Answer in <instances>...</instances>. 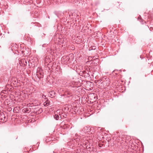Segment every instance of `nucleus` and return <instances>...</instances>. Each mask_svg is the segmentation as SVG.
Returning <instances> with one entry per match:
<instances>
[{"mask_svg":"<svg viewBox=\"0 0 153 153\" xmlns=\"http://www.w3.org/2000/svg\"><path fill=\"white\" fill-rule=\"evenodd\" d=\"M90 129L87 127H85L82 130V131L85 133H88L90 130Z\"/></svg>","mask_w":153,"mask_h":153,"instance_id":"39448f33","label":"nucleus"},{"mask_svg":"<svg viewBox=\"0 0 153 153\" xmlns=\"http://www.w3.org/2000/svg\"><path fill=\"white\" fill-rule=\"evenodd\" d=\"M37 73V74L38 75L39 74V72L37 71L36 73Z\"/></svg>","mask_w":153,"mask_h":153,"instance_id":"4468645a","label":"nucleus"},{"mask_svg":"<svg viewBox=\"0 0 153 153\" xmlns=\"http://www.w3.org/2000/svg\"><path fill=\"white\" fill-rule=\"evenodd\" d=\"M51 94V96H52V94Z\"/></svg>","mask_w":153,"mask_h":153,"instance_id":"f3484780","label":"nucleus"},{"mask_svg":"<svg viewBox=\"0 0 153 153\" xmlns=\"http://www.w3.org/2000/svg\"><path fill=\"white\" fill-rule=\"evenodd\" d=\"M59 115H60V114H59V115L55 114L54 116V118L55 119H56V120H59Z\"/></svg>","mask_w":153,"mask_h":153,"instance_id":"6e6552de","label":"nucleus"},{"mask_svg":"<svg viewBox=\"0 0 153 153\" xmlns=\"http://www.w3.org/2000/svg\"><path fill=\"white\" fill-rule=\"evenodd\" d=\"M20 62L22 64V66H24L25 65H26L27 64V62L26 60L25 59L21 60Z\"/></svg>","mask_w":153,"mask_h":153,"instance_id":"423d86ee","label":"nucleus"},{"mask_svg":"<svg viewBox=\"0 0 153 153\" xmlns=\"http://www.w3.org/2000/svg\"><path fill=\"white\" fill-rule=\"evenodd\" d=\"M59 110H57V111H56V112H57V113H58L59 111Z\"/></svg>","mask_w":153,"mask_h":153,"instance_id":"2eb2a0df","label":"nucleus"},{"mask_svg":"<svg viewBox=\"0 0 153 153\" xmlns=\"http://www.w3.org/2000/svg\"><path fill=\"white\" fill-rule=\"evenodd\" d=\"M74 140H76V142H79V141L80 140V139L79 138H76V139H74Z\"/></svg>","mask_w":153,"mask_h":153,"instance_id":"9b49d317","label":"nucleus"},{"mask_svg":"<svg viewBox=\"0 0 153 153\" xmlns=\"http://www.w3.org/2000/svg\"><path fill=\"white\" fill-rule=\"evenodd\" d=\"M96 48V46H93L92 47V48H89V50L91 51L92 50H95V49Z\"/></svg>","mask_w":153,"mask_h":153,"instance_id":"9d476101","label":"nucleus"},{"mask_svg":"<svg viewBox=\"0 0 153 153\" xmlns=\"http://www.w3.org/2000/svg\"><path fill=\"white\" fill-rule=\"evenodd\" d=\"M10 85H7L6 86L5 90H3L1 91L0 93V95L4 97H5L6 96L5 94H6L7 92V90L8 89V87Z\"/></svg>","mask_w":153,"mask_h":153,"instance_id":"f257e3e1","label":"nucleus"},{"mask_svg":"<svg viewBox=\"0 0 153 153\" xmlns=\"http://www.w3.org/2000/svg\"><path fill=\"white\" fill-rule=\"evenodd\" d=\"M76 82H71L68 84V86L69 88H71V87H73L74 88L76 87Z\"/></svg>","mask_w":153,"mask_h":153,"instance_id":"20e7f679","label":"nucleus"},{"mask_svg":"<svg viewBox=\"0 0 153 153\" xmlns=\"http://www.w3.org/2000/svg\"><path fill=\"white\" fill-rule=\"evenodd\" d=\"M68 94H69L70 95V94H71V93H70H70H68Z\"/></svg>","mask_w":153,"mask_h":153,"instance_id":"dca6fc26","label":"nucleus"},{"mask_svg":"<svg viewBox=\"0 0 153 153\" xmlns=\"http://www.w3.org/2000/svg\"><path fill=\"white\" fill-rule=\"evenodd\" d=\"M6 117L4 116V115L3 113H1L0 114V120H3L5 121V119Z\"/></svg>","mask_w":153,"mask_h":153,"instance_id":"0eeeda50","label":"nucleus"},{"mask_svg":"<svg viewBox=\"0 0 153 153\" xmlns=\"http://www.w3.org/2000/svg\"><path fill=\"white\" fill-rule=\"evenodd\" d=\"M69 57L68 56H63L62 58V61L64 63H67L69 61Z\"/></svg>","mask_w":153,"mask_h":153,"instance_id":"7ed1b4c3","label":"nucleus"},{"mask_svg":"<svg viewBox=\"0 0 153 153\" xmlns=\"http://www.w3.org/2000/svg\"><path fill=\"white\" fill-rule=\"evenodd\" d=\"M45 96L44 95H42V98H45Z\"/></svg>","mask_w":153,"mask_h":153,"instance_id":"f8f14e48","label":"nucleus"},{"mask_svg":"<svg viewBox=\"0 0 153 153\" xmlns=\"http://www.w3.org/2000/svg\"><path fill=\"white\" fill-rule=\"evenodd\" d=\"M59 40L58 41L59 42V44L62 47L65 48L66 46V42L65 41L64 39H59Z\"/></svg>","mask_w":153,"mask_h":153,"instance_id":"f03ea898","label":"nucleus"},{"mask_svg":"<svg viewBox=\"0 0 153 153\" xmlns=\"http://www.w3.org/2000/svg\"><path fill=\"white\" fill-rule=\"evenodd\" d=\"M49 105V102L47 101L44 103V105L45 106H47Z\"/></svg>","mask_w":153,"mask_h":153,"instance_id":"1a4fd4ad","label":"nucleus"},{"mask_svg":"<svg viewBox=\"0 0 153 153\" xmlns=\"http://www.w3.org/2000/svg\"><path fill=\"white\" fill-rule=\"evenodd\" d=\"M18 108V107H15V108H14V109L13 110H15V109L16 108Z\"/></svg>","mask_w":153,"mask_h":153,"instance_id":"ddd939ff","label":"nucleus"}]
</instances>
